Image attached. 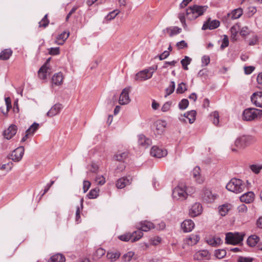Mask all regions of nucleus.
<instances>
[{"label":"nucleus","mask_w":262,"mask_h":262,"mask_svg":"<svg viewBox=\"0 0 262 262\" xmlns=\"http://www.w3.org/2000/svg\"><path fill=\"white\" fill-rule=\"evenodd\" d=\"M226 188L231 192L240 193L245 190L246 185L242 180L233 178L227 183Z\"/></svg>","instance_id":"1"},{"label":"nucleus","mask_w":262,"mask_h":262,"mask_svg":"<svg viewBox=\"0 0 262 262\" xmlns=\"http://www.w3.org/2000/svg\"><path fill=\"white\" fill-rule=\"evenodd\" d=\"M191 191H188V188H187L183 184H180L178 186L175 187L172 192V197L176 200H184L188 195V193H193L194 190L193 188H190Z\"/></svg>","instance_id":"2"},{"label":"nucleus","mask_w":262,"mask_h":262,"mask_svg":"<svg viewBox=\"0 0 262 262\" xmlns=\"http://www.w3.org/2000/svg\"><path fill=\"white\" fill-rule=\"evenodd\" d=\"M207 8V6L194 5L186 9V14L188 19L190 20L195 19L199 16L203 15Z\"/></svg>","instance_id":"3"},{"label":"nucleus","mask_w":262,"mask_h":262,"mask_svg":"<svg viewBox=\"0 0 262 262\" xmlns=\"http://www.w3.org/2000/svg\"><path fill=\"white\" fill-rule=\"evenodd\" d=\"M252 141V138L250 136H242L237 138L234 142L235 147H231V150L234 152H237L238 149H244L249 146Z\"/></svg>","instance_id":"4"},{"label":"nucleus","mask_w":262,"mask_h":262,"mask_svg":"<svg viewBox=\"0 0 262 262\" xmlns=\"http://www.w3.org/2000/svg\"><path fill=\"white\" fill-rule=\"evenodd\" d=\"M262 116V110L255 108H248L245 109L243 113V119L247 121L256 119Z\"/></svg>","instance_id":"5"},{"label":"nucleus","mask_w":262,"mask_h":262,"mask_svg":"<svg viewBox=\"0 0 262 262\" xmlns=\"http://www.w3.org/2000/svg\"><path fill=\"white\" fill-rule=\"evenodd\" d=\"M244 233L236 232L232 233L231 232L227 233L226 235V243L231 245H237L243 241Z\"/></svg>","instance_id":"6"},{"label":"nucleus","mask_w":262,"mask_h":262,"mask_svg":"<svg viewBox=\"0 0 262 262\" xmlns=\"http://www.w3.org/2000/svg\"><path fill=\"white\" fill-rule=\"evenodd\" d=\"M143 235V232L140 231H135L132 233H127L119 236V238L125 242L131 240L132 242H135L140 239Z\"/></svg>","instance_id":"7"},{"label":"nucleus","mask_w":262,"mask_h":262,"mask_svg":"<svg viewBox=\"0 0 262 262\" xmlns=\"http://www.w3.org/2000/svg\"><path fill=\"white\" fill-rule=\"evenodd\" d=\"M201 196L204 202L210 203L213 202L217 199L218 195L213 192L211 189L204 188L202 189Z\"/></svg>","instance_id":"8"},{"label":"nucleus","mask_w":262,"mask_h":262,"mask_svg":"<svg viewBox=\"0 0 262 262\" xmlns=\"http://www.w3.org/2000/svg\"><path fill=\"white\" fill-rule=\"evenodd\" d=\"M25 148L23 146H20L14 150L8 157L14 162H19L21 160L24 154Z\"/></svg>","instance_id":"9"},{"label":"nucleus","mask_w":262,"mask_h":262,"mask_svg":"<svg viewBox=\"0 0 262 262\" xmlns=\"http://www.w3.org/2000/svg\"><path fill=\"white\" fill-rule=\"evenodd\" d=\"M151 69H145L137 73L135 77L136 81H144L150 78L153 74Z\"/></svg>","instance_id":"10"},{"label":"nucleus","mask_w":262,"mask_h":262,"mask_svg":"<svg viewBox=\"0 0 262 262\" xmlns=\"http://www.w3.org/2000/svg\"><path fill=\"white\" fill-rule=\"evenodd\" d=\"M130 88H124L121 93L119 99V103L121 105H126L129 103L130 99L129 97Z\"/></svg>","instance_id":"11"},{"label":"nucleus","mask_w":262,"mask_h":262,"mask_svg":"<svg viewBox=\"0 0 262 262\" xmlns=\"http://www.w3.org/2000/svg\"><path fill=\"white\" fill-rule=\"evenodd\" d=\"M136 226L137 229H138L137 231H140L142 232V231H148L155 228V226L152 223L147 221L141 222Z\"/></svg>","instance_id":"12"},{"label":"nucleus","mask_w":262,"mask_h":262,"mask_svg":"<svg viewBox=\"0 0 262 262\" xmlns=\"http://www.w3.org/2000/svg\"><path fill=\"white\" fill-rule=\"evenodd\" d=\"M220 22L216 19L211 20L209 18L207 20L204 24L202 27V30L207 29L213 30L218 28L220 26Z\"/></svg>","instance_id":"13"},{"label":"nucleus","mask_w":262,"mask_h":262,"mask_svg":"<svg viewBox=\"0 0 262 262\" xmlns=\"http://www.w3.org/2000/svg\"><path fill=\"white\" fill-rule=\"evenodd\" d=\"M166 126V123L165 121L162 120H157L154 123V126L155 129L154 130V133L156 135H161L165 131V128Z\"/></svg>","instance_id":"14"},{"label":"nucleus","mask_w":262,"mask_h":262,"mask_svg":"<svg viewBox=\"0 0 262 262\" xmlns=\"http://www.w3.org/2000/svg\"><path fill=\"white\" fill-rule=\"evenodd\" d=\"M251 100L256 106L262 108V92L253 93L251 97Z\"/></svg>","instance_id":"15"},{"label":"nucleus","mask_w":262,"mask_h":262,"mask_svg":"<svg viewBox=\"0 0 262 262\" xmlns=\"http://www.w3.org/2000/svg\"><path fill=\"white\" fill-rule=\"evenodd\" d=\"M17 127L14 124H11L3 132L4 137L7 140L11 139L16 133Z\"/></svg>","instance_id":"16"},{"label":"nucleus","mask_w":262,"mask_h":262,"mask_svg":"<svg viewBox=\"0 0 262 262\" xmlns=\"http://www.w3.org/2000/svg\"><path fill=\"white\" fill-rule=\"evenodd\" d=\"M202 211V207L201 204L195 203L189 210V214L191 217H195L200 215Z\"/></svg>","instance_id":"17"},{"label":"nucleus","mask_w":262,"mask_h":262,"mask_svg":"<svg viewBox=\"0 0 262 262\" xmlns=\"http://www.w3.org/2000/svg\"><path fill=\"white\" fill-rule=\"evenodd\" d=\"M132 178L130 176L123 177L118 180L116 183V186L119 189H122L126 185L131 184Z\"/></svg>","instance_id":"18"},{"label":"nucleus","mask_w":262,"mask_h":262,"mask_svg":"<svg viewBox=\"0 0 262 262\" xmlns=\"http://www.w3.org/2000/svg\"><path fill=\"white\" fill-rule=\"evenodd\" d=\"M150 155L153 157L160 158L167 155V151L157 146H153L150 150Z\"/></svg>","instance_id":"19"},{"label":"nucleus","mask_w":262,"mask_h":262,"mask_svg":"<svg viewBox=\"0 0 262 262\" xmlns=\"http://www.w3.org/2000/svg\"><path fill=\"white\" fill-rule=\"evenodd\" d=\"M194 227V223L191 220H185L181 224V227L184 232L192 231Z\"/></svg>","instance_id":"20"},{"label":"nucleus","mask_w":262,"mask_h":262,"mask_svg":"<svg viewBox=\"0 0 262 262\" xmlns=\"http://www.w3.org/2000/svg\"><path fill=\"white\" fill-rule=\"evenodd\" d=\"M255 194L252 191H249L244 193L240 197V201L247 204L252 203L254 199Z\"/></svg>","instance_id":"21"},{"label":"nucleus","mask_w":262,"mask_h":262,"mask_svg":"<svg viewBox=\"0 0 262 262\" xmlns=\"http://www.w3.org/2000/svg\"><path fill=\"white\" fill-rule=\"evenodd\" d=\"M62 108V105L59 103L55 104L47 112V115L48 117H53L59 113Z\"/></svg>","instance_id":"22"},{"label":"nucleus","mask_w":262,"mask_h":262,"mask_svg":"<svg viewBox=\"0 0 262 262\" xmlns=\"http://www.w3.org/2000/svg\"><path fill=\"white\" fill-rule=\"evenodd\" d=\"M243 10L241 8H238L233 10L231 13L227 14V17L229 19H235L239 18L243 14Z\"/></svg>","instance_id":"23"},{"label":"nucleus","mask_w":262,"mask_h":262,"mask_svg":"<svg viewBox=\"0 0 262 262\" xmlns=\"http://www.w3.org/2000/svg\"><path fill=\"white\" fill-rule=\"evenodd\" d=\"M209 253L207 250H200L198 251L193 255V259L194 260H202L205 258L207 259H209Z\"/></svg>","instance_id":"24"},{"label":"nucleus","mask_w":262,"mask_h":262,"mask_svg":"<svg viewBox=\"0 0 262 262\" xmlns=\"http://www.w3.org/2000/svg\"><path fill=\"white\" fill-rule=\"evenodd\" d=\"M138 143L145 148L148 147L151 144V141L150 139L147 138L143 135L138 136Z\"/></svg>","instance_id":"25"},{"label":"nucleus","mask_w":262,"mask_h":262,"mask_svg":"<svg viewBox=\"0 0 262 262\" xmlns=\"http://www.w3.org/2000/svg\"><path fill=\"white\" fill-rule=\"evenodd\" d=\"M63 80V74L61 72L55 74L52 78V83L56 85H60L62 84Z\"/></svg>","instance_id":"26"},{"label":"nucleus","mask_w":262,"mask_h":262,"mask_svg":"<svg viewBox=\"0 0 262 262\" xmlns=\"http://www.w3.org/2000/svg\"><path fill=\"white\" fill-rule=\"evenodd\" d=\"M69 32H62L61 34L58 35L56 37V42L58 45H63L66 40L69 36Z\"/></svg>","instance_id":"27"},{"label":"nucleus","mask_w":262,"mask_h":262,"mask_svg":"<svg viewBox=\"0 0 262 262\" xmlns=\"http://www.w3.org/2000/svg\"><path fill=\"white\" fill-rule=\"evenodd\" d=\"M200 239L198 235H191L185 239L186 243L189 246H193L197 244Z\"/></svg>","instance_id":"28"},{"label":"nucleus","mask_w":262,"mask_h":262,"mask_svg":"<svg viewBox=\"0 0 262 262\" xmlns=\"http://www.w3.org/2000/svg\"><path fill=\"white\" fill-rule=\"evenodd\" d=\"M259 237L256 235H250L247 240V244L250 247H254L259 242Z\"/></svg>","instance_id":"29"},{"label":"nucleus","mask_w":262,"mask_h":262,"mask_svg":"<svg viewBox=\"0 0 262 262\" xmlns=\"http://www.w3.org/2000/svg\"><path fill=\"white\" fill-rule=\"evenodd\" d=\"M12 54V51L10 49H5L0 53V60H8L10 58Z\"/></svg>","instance_id":"30"},{"label":"nucleus","mask_w":262,"mask_h":262,"mask_svg":"<svg viewBox=\"0 0 262 262\" xmlns=\"http://www.w3.org/2000/svg\"><path fill=\"white\" fill-rule=\"evenodd\" d=\"M49 67L46 65H43L38 72V77L41 79H45L47 77V73L48 72Z\"/></svg>","instance_id":"31"},{"label":"nucleus","mask_w":262,"mask_h":262,"mask_svg":"<svg viewBox=\"0 0 262 262\" xmlns=\"http://www.w3.org/2000/svg\"><path fill=\"white\" fill-rule=\"evenodd\" d=\"M65 258L61 254H56L53 255L48 262H64Z\"/></svg>","instance_id":"32"},{"label":"nucleus","mask_w":262,"mask_h":262,"mask_svg":"<svg viewBox=\"0 0 262 262\" xmlns=\"http://www.w3.org/2000/svg\"><path fill=\"white\" fill-rule=\"evenodd\" d=\"M120 253L118 252L115 253L108 252L106 255V257L110 260L111 262H114L119 258Z\"/></svg>","instance_id":"33"},{"label":"nucleus","mask_w":262,"mask_h":262,"mask_svg":"<svg viewBox=\"0 0 262 262\" xmlns=\"http://www.w3.org/2000/svg\"><path fill=\"white\" fill-rule=\"evenodd\" d=\"M240 30V26L236 24L233 26L230 29V32L231 34V38L233 39L236 40V37L237 36L238 31Z\"/></svg>","instance_id":"34"},{"label":"nucleus","mask_w":262,"mask_h":262,"mask_svg":"<svg viewBox=\"0 0 262 262\" xmlns=\"http://www.w3.org/2000/svg\"><path fill=\"white\" fill-rule=\"evenodd\" d=\"M207 242L212 247H216L222 243V239L220 237H213L208 239Z\"/></svg>","instance_id":"35"},{"label":"nucleus","mask_w":262,"mask_h":262,"mask_svg":"<svg viewBox=\"0 0 262 262\" xmlns=\"http://www.w3.org/2000/svg\"><path fill=\"white\" fill-rule=\"evenodd\" d=\"M230 209V205L224 204L219 207V213L222 216H225Z\"/></svg>","instance_id":"36"},{"label":"nucleus","mask_w":262,"mask_h":262,"mask_svg":"<svg viewBox=\"0 0 262 262\" xmlns=\"http://www.w3.org/2000/svg\"><path fill=\"white\" fill-rule=\"evenodd\" d=\"M186 114H187V119L189 123H193L195 120L196 112L195 111H191L186 113Z\"/></svg>","instance_id":"37"},{"label":"nucleus","mask_w":262,"mask_h":262,"mask_svg":"<svg viewBox=\"0 0 262 262\" xmlns=\"http://www.w3.org/2000/svg\"><path fill=\"white\" fill-rule=\"evenodd\" d=\"M210 117L212 118L213 123L215 125H218L219 124V114L216 111L212 112L210 114Z\"/></svg>","instance_id":"38"},{"label":"nucleus","mask_w":262,"mask_h":262,"mask_svg":"<svg viewBox=\"0 0 262 262\" xmlns=\"http://www.w3.org/2000/svg\"><path fill=\"white\" fill-rule=\"evenodd\" d=\"M99 189L95 188L92 189L88 194V196L90 199H95L98 196Z\"/></svg>","instance_id":"39"},{"label":"nucleus","mask_w":262,"mask_h":262,"mask_svg":"<svg viewBox=\"0 0 262 262\" xmlns=\"http://www.w3.org/2000/svg\"><path fill=\"white\" fill-rule=\"evenodd\" d=\"M105 253L104 249L101 248H98L94 254V258L96 259H99L102 257Z\"/></svg>","instance_id":"40"},{"label":"nucleus","mask_w":262,"mask_h":262,"mask_svg":"<svg viewBox=\"0 0 262 262\" xmlns=\"http://www.w3.org/2000/svg\"><path fill=\"white\" fill-rule=\"evenodd\" d=\"M127 157V154L125 152L116 154L114 158L118 161H123Z\"/></svg>","instance_id":"41"},{"label":"nucleus","mask_w":262,"mask_h":262,"mask_svg":"<svg viewBox=\"0 0 262 262\" xmlns=\"http://www.w3.org/2000/svg\"><path fill=\"white\" fill-rule=\"evenodd\" d=\"M135 253L133 251L128 252L127 253L123 255L122 257V260L123 262H129Z\"/></svg>","instance_id":"42"},{"label":"nucleus","mask_w":262,"mask_h":262,"mask_svg":"<svg viewBox=\"0 0 262 262\" xmlns=\"http://www.w3.org/2000/svg\"><path fill=\"white\" fill-rule=\"evenodd\" d=\"M191 59L188 56H185L184 59L181 61V63L182 65L183 69L185 70H187V66L190 64Z\"/></svg>","instance_id":"43"},{"label":"nucleus","mask_w":262,"mask_h":262,"mask_svg":"<svg viewBox=\"0 0 262 262\" xmlns=\"http://www.w3.org/2000/svg\"><path fill=\"white\" fill-rule=\"evenodd\" d=\"M186 90L187 88L186 84L184 82H181L178 84L176 92L178 94H182L184 93Z\"/></svg>","instance_id":"44"},{"label":"nucleus","mask_w":262,"mask_h":262,"mask_svg":"<svg viewBox=\"0 0 262 262\" xmlns=\"http://www.w3.org/2000/svg\"><path fill=\"white\" fill-rule=\"evenodd\" d=\"M39 127V124L34 122L32 124L30 127L26 130L27 133H28L30 135H33L34 132L38 129Z\"/></svg>","instance_id":"45"},{"label":"nucleus","mask_w":262,"mask_h":262,"mask_svg":"<svg viewBox=\"0 0 262 262\" xmlns=\"http://www.w3.org/2000/svg\"><path fill=\"white\" fill-rule=\"evenodd\" d=\"M250 168L254 173L258 174L262 169V165L252 164L250 166Z\"/></svg>","instance_id":"46"},{"label":"nucleus","mask_w":262,"mask_h":262,"mask_svg":"<svg viewBox=\"0 0 262 262\" xmlns=\"http://www.w3.org/2000/svg\"><path fill=\"white\" fill-rule=\"evenodd\" d=\"M193 177L197 179V177H199L200 176V168L198 166H196L193 170ZM196 181L198 183H201L202 182V179H196Z\"/></svg>","instance_id":"47"},{"label":"nucleus","mask_w":262,"mask_h":262,"mask_svg":"<svg viewBox=\"0 0 262 262\" xmlns=\"http://www.w3.org/2000/svg\"><path fill=\"white\" fill-rule=\"evenodd\" d=\"M49 24V20L48 19V14H46L43 18L39 23V27L46 28Z\"/></svg>","instance_id":"48"},{"label":"nucleus","mask_w":262,"mask_h":262,"mask_svg":"<svg viewBox=\"0 0 262 262\" xmlns=\"http://www.w3.org/2000/svg\"><path fill=\"white\" fill-rule=\"evenodd\" d=\"M226 255V251L224 249H218L215 251V255L219 259H221L225 256Z\"/></svg>","instance_id":"49"},{"label":"nucleus","mask_w":262,"mask_h":262,"mask_svg":"<svg viewBox=\"0 0 262 262\" xmlns=\"http://www.w3.org/2000/svg\"><path fill=\"white\" fill-rule=\"evenodd\" d=\"M174 89L175 83L174 81H171L170 85L167 88H166L165 90L166 92V95H165V97L172 94L173 92Z\"/></svg>","instance_id":"50"},{"label":"nucleus","mask_w":262,"mask_h":262,"mask_svg":"<svg viewBox=\"0 0 262 262\" xmlns=\"http://www.w3.org/2000/svg\"><path fill=\"white\" fill-rule=\"evenodd\" d=\"M167 32H169V36L171 37L175 34L180 33L181 29L177 27H175L172 29H167Z\"/></svg>","instance_id":"51"},{"label":"nucleus","mask_w":262,"mask_h":262,"mask_svg":"<svg viewBox=\"0 0 262 262\" xmlns=\"http://www.w3.org/2000/svg\"><path fill=\"white\" fill-rule=\"evenodd\" d=\"M12 166L13 163L12 162H9L0 166V170H5L7 172H8L12 169Z\"/></svg>","instance_id":"52"},{"label":"nucleus","mask_w":262,"mask_h":262,"mask_svg":"<svg viewBox=\"0 0 262 262\" xmlns=\"http://www.w3.org/2000/svg\"><path fill=\"white\" fill-rule=\"evenodd\" d=\"M189 104V101L186 99H182L179 104V108L181 110L186 109Z\"/></svg>","instance_id":"53"},{"label":"nucleus","mask_w":262,"mask_h":262,"mask_svg":"<svg viewBox=\"0 0 262 262\" xmlns=\"http://www.w3.org/2000/svg\"><path fill=\"white\" fill-rule=\"evenodd\" d=\"M119 13L118 10H115L110 12L106 17L107 20H110L114 19Z\"/></svg>","instance_id":"54"},{"label":"nucleus","mask_w":262,"mask_h":262,"mask_svg":"<svg viewBox=\"0 0 262 262\" xmlns=\"http://www.w3.org/2000/svg\"><path fill=\"white\" fill-rule=\"evenodd\" d=\"M95 182L97 184L102 185L105 183V179L102 175H98L95 178Z\"/></svg>","instance_id":"55"},{"label":"nucleus","mask_w":262,"mask_h":262,"mask_svg":"<svg viewBox=\"0 0 262 262\" xmlns=\"http://www.w3.org/2000/svg\"><path fill=\"white\" fill-rule=\"evenodd\" d=\"M176 46L177 47V48L179 50H180V49H183L184 48H187L188 47V45L185 42V41L181 40L177 43Z\"/></svg>","instance_id":"56"},{"label":"nucleus","mask_w":262,"mask_h":262,"mask_svg":"<svg viewBox=\"0 0 262 262\" xmlns=\"http://www.w3.org/2000/svg\"><path fill=\"white\" fill-rule=\"evenodd\" d=\"M179 18L182 24V25L184 28L186 27V24L185 22V14L184 12H180L179 14Z\"/></svg>","instance_id":"57"},{"label":"nucleus","mask_w":262,"mask_h":262,"mask_svg":"<svg viewBox=\"0 0 262 262\" xmlns=\"http://www.w3.org/2000/svg\"><path fill=\"white\" fill-rule=\"evenodd\" d=\"M249 33L250 31L249 30V28L246 26L243 27L239 31V34L242 36H246L249 34Z\"/></svg>","instance_id":"58"},{"label":"nucleus","mask_w":262,"mask_h":262,"mask_svg":"<svg viewBox=\"0 0 262 262\" xmlns=\"http://www.w3.org/2000/svg\"><path fill=\"white\" fill-rule=\"evenodd\" d=\"M253 258L251 257H246L239 256L237 259V262H252Z\"/></svg>","instance_id":"59"},{"label":"nucleus","mask_w":262,"mask_h":262,"mask_svg":"<svg viewBox=\"0 0 262 262\" xmlns=\"http://www.w3.org/2000/svg\"><path fill=\"white\" fill-rule=\"evenodd\" d=\"M49 50V54L52 55H58L60 53L59 47L51 48Z\"/></svg>","instance_id":"60"},{"label":"nucleus","mask_w":262,"mask_h":262,"mask_svg":"<svg viewBox=\"0 0 262 262\" xmlns=\"http://www.w3.org/2000/svg\"><path fill=\"white\" fill-rule=\"evenodd\" d=\"M229 45L228 38L227 35H224V37L223 39L222 43L221 46V48L222 49L227 47Z\"/></svg>","instance_id":"61"},{"label":"nucleus","mask_w":262,"mask_h":262,"mask_svg":"<svg viewBox=\"0 0 262 262\" xmlns=\"http://www.w3.org/2000/svg\"><path fill=\"white\" fill-rule=\"evenodd\" d=\"M91 186V183L89 181L84 180L83 182V192H86Z\"/></svg>","instance_id":"62"},{"label":"nucleus","mask_w":262,"mask_h":262,"mask_svg":"<svg viewBox=\"0 0 262 262\" xmlns=\"http://www.w3.org/2000/svg\"><path fill=\"white\" fill-rule=\"evenodd\" d=\"M255 69L253 66L245 67L244 68L245 73L246 74H251Z\"/></svg>","instance_id":"63"},{"label":"nucleus","mask_w":262,"mask_h":262,"mask_svg":"<svg viewBox=\"0 0 262 262\" xmlns=\"http://www.w3.org/2000/svg\"><path fill=\"white\" fill-rule=\"evenodd\" d=\"M169 51H165L161 54L159 55L160 60H162L166 58L169 55Z\"/></svg>","instance_id":"64"}]
</instances>
